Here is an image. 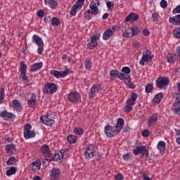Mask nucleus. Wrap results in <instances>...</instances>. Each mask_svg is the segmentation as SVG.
Listing matches in <instances>:
<instances>
[{
  "label": "nucleus",
  "instance_id": "nucleus-58",
  "mask_svg": "<svg viewBox=\"0 0 180 180\" xmlns=\"http://www.w3.org/2000/svg\"><path fill=\"white\" fill-rule=\"evenodd\" d=\"M50 160L49 159H44L43 160V162H42V165L43 167H49V165L50 164Z\"/></svg>",
  "mask_w": 180,
  "mask_h": 180
},
{
  "label": "nucleus",
  "instance_id": "nucleus-51",
  "mask_svg": "<svg viewBox=\"0 0 180 180\" xmlns=\"http://www.w3.org/2000/svg\"><path fill=\"white\" fill-rule=\"evenodd\" d=\"M122 72H123L124 74H130V72H131V70L130 69V68L127 67V66H124L122 68L121 70Z\"/></svg>",
  "mask_w": 180,
  "mask_h": 180
},
{
  "label": "nucleus",
  "instance_id": "nucleus-20",
  "mask_svg": "<svg viewBox=\"0 0 180 180\" xmlns=\"http://www.w3.org/2000/svg\"><path fill=\"white\" fill-rule=\"evenodd\" d=\"M27 105L30 108H34V106L37 105V97L34 93L31 94V97L27 101Z\"/></svg>",
  "mask_w": 180,
  "mask_h": 180
},
{
  "label": "nucleus",
  "instance_id": "nucleus-21",
  "mask_svg": "<svg viewBox=\"0 0 180 180\" xmlns=\"http://www.w3.org/2000/svg\"><path fill=\"white\" fill-rule=\"evenodd\" d=\"M139 18H140L139 15L134 13H131L129 15L126 17L125 22L133 23V22H136V20H139Z\"/></svg>",
  "mask_w": 180,
  "mask_h": 180
},
{
  "label": "nucleus",
  "instance_id": "nucleus-7",
  "mask_svg": "<svg viewBox=\"0 0 180 180\" xmlns=\"http://www.w3.org/2000/svg\"><path fill=\"white\" fill-rule=\"evenodd\" d=\"M153 56H151V51L146 50L145 53H143L142 58L141 60L139 61L140 65H146V64H148L150 61L153 60Z\"/></svg>",
  "mask_w": 180,
  "mask_h": 180
},
{
  "label": "nucleus",
  "instance_id": "nucleus-26",
  "mask_svg": "<svg viewBox=\"0 0 180 180\" xmlns=\"http://www.w3.org/2000/svg\"><path fill=\"white\" fill-rule=\"evenodd\" d=\"M45 5H47L51 9H57L58 6V3L55 0H45Z\"/></svg>",
  "mask_w": 180,
  "mask_h": 180
},
{
  "label": "nucleus",
  "instance_id": "nucleus-49",
  "mask_svg": "<svg viewBox=\"0 0 180 180\" xmlns=\"http://www.w3.org/2000/svg\"><path fill=\"white\" fill-rule=\"evenodd\" d=\"M131 157L132 155L131 154H130V153H127L122 155L124 161H129L130 160H131Z\"/></svg>",
  "mask_w": 180,
  "mask_h": 180
},
{
  "label": "nucleus",
  "instance_id": "nucleus-60",
  "mask_svg": "<svg viewBox=\"0 0 180 180\" xmlns=\"http://www.w3.org/2000/svg\"><path fill=\"white\" fill-rule=\"evenodd\" d=\"M142 136L143 137H148V136H150V131L148 129H144L142 131Z\"/></svg>",
  "mask_w": 180,
  "mask_h": 180
},
{
  "label": "nucleus",
  "instance_id": "nucleus-14",
  "mask_svg": "<svg viewBox=\"0 0 180 180\" xmlns=\"http://www.w3.org/2000/svg\"><path fill=\"white\" fill-rule=\"evenodd\" d=\"M133 153L134 155H139V154H141L143 157H144V155L148 157V150H147V147L144 146L136 147V148L134 150Z\"/></svg>",
  "mask_w": 180,
  "mask_h": 180
},
{
  "label": "nucleus",
  "instance_id": "nucleus-37",
  "mask_svg": "<svg viewBox=\"0 0 180 180\" xmlns=\"http://www.w3.org/2000/svg\"><path fill=\"white\" fill-rule=\"evenodd\" d=\"M12 150H13L14 151H16V146L13 144H8L6 146V153H11V151H12Z\"/></svg>",
  "mask_w": 180,
  "mask_h": 180
},
{
  "label": "nucleus",
  "instance_id": "nucleus-8",
  "mask_svg": "<svg viewBox=\"0 0 180 180\" xmlns=\"http://www.w3.org/2000/svg\"><path fill=\"white\" fill-rule=\"evenodd\" d=\"M53 117L51 116V115L48 114L47 115H41L40 117V122L42 123V124H46V126H49L51 127L54 123H56V121H54Z\"/></svg>",
  "mask_w": 180,
  "mask_h": 180
},
{
  "label": "nucleus",
  "instance_id": "nucleus-19",
  "mask_svg": "<svg viewBox=\"0 0 180 180\" xmlns=\"http://www.w3.org/2000/svg\"><path fill=\"white\" fill-rule=\"evenodd\" d=\"M30 168L34 172H37V171H40V168H41V160L38 159L36 161H34L31 164Z\"/></svg>",
  "mask_w": 180,
  "mask_h": 180
},
{
  "label": "nucleus",
  "instance_id": "nucleus-46",
  "mask_svg": "<svg viewBox=\"0 0 180 180\" xmlns=\"http://www.w3.org/2000/svg\"><path fill=\"white\" fill-rule=\"evenodd\" d=\"M77 7H76L75 5L72 6L71 11H70V15H71V16H75V15H77V11H78Z\"/></svg>",
  "mask_w": 180,
  "mask_h": 180
},
{
  "label": "nucleus",
  "instance_id": "nucleus-24",
  "mask_svg": "<svg viewBox=\"0 0 180 180\" xmlns=\"http://www.w3.org/2000/svg\"><path fill=\"white\" fill-rule=\"evenodd\" d=\"M43 67V62H39L34 63L32 65L30 66V72H35V71H39V70H41Z\"/></svg>",
  "mask_w": 180,
  "mask_h": 180
},
{
  "label": "nucleus",
  "instance_id": "nucleus-23",
  "mask_svg": "<svg viewBox=\"0 0 180 180\" xmlns=\"http://www.w3.org/2000/svg\"><path fill=\"white\" fill-rule=\"evenodd\" d=\"M173 96L175 98V101L172 105V110L176 109L180 105V94L179 93H174Z\"/></svg>",
  "mask_w": 180,
  "mask_h": 180
},
{
  "label": "nucleus",
  "instance_id": "nucleus-41",
  "mask_svg": "<svg viewBox=\"0 0 180 180\" xmlns=\"http://www.w3.org/2000/svg\"><path fill=\"white\" fill-rule=\"evenodd\" d=\"M153 89H154V86H153V84H148L146 86L145 91H146V94H151V92H153Z\"/></svg>",
  "mask_w": 180,
  "mask_h": 180
},
{
  "label": "nucleus",
  "instance_id": "nucleus-54",
  "mask_svg": "<svg viewBox=\"0 0 180 180\" xmlns=\"http://www.w3.org/2000/svg\"><path fill=\"white\" fill-rule=\"evenodd\" d=\"M108 9L112 11L115 6V4L112 1H107L106 2Z\"/></svg>",
  "mask_w": 180,
  "mask_h": 180
},
{
  "label": "nucleus",
  "instance_id": "nucleus-53",
  "mask_svg": "<svg viewBox=\"0 0 180 180\" xmlns=\"http://www.w3.org/2000/svg\"><path fill=\"white\" fill-rule=\"evenodd\" d=\"M119 74V71L112 70L110 71V77H112V78H117V75Z\"/></svg>",
  "mask_w": 180,
  "mask_h": 180
},
{
  "label": "nucleus",
  "instance_id": "nucleus-1",
  "mask_svg": "<svg viewBox=\"0 0 180 180\" xmlns=\"http://www.w3.org/2000/svg\"><path fill=\"white\" fill-rule=\"evenodd\" d=\"M57 89L58 87L55 83L47 82L43 89V93L44 95H53V94L57 92Z\"/></svg>",
  "mask_w": 180,
  "mask_h": 180
},
{
  "label": "nucleus",
  "instance_id": "nucleus-18",
  "mask_svg": "<svg viewBox=\"0 0 180 180\" xmlns=\"http://www.w3.org/2000/svg\"><path fill=\"white\" fill-rule=\"evenodd\" d=\"M88 49L93 50L95 47H98V39L96 36L92 35L90 37V42L87 44Z\"/></svg>",
  "mask_w": 180,
  "mask_h": 180
},
{
  "label": "nucleus",
  "instance_id": "nucleus-33",
  "mask_svg": "<svg viewBox=\"0 0 180 180\" xmlns=\"http://www.w3.org/2000/svg\"><path fill=\"white\" fill-rule=\"evenodd\" d=\"M27 65H26L25 61L20 62V74H25V72H27Z\"/></svg>",
  "mask_w": 180,
  "mask_h": 180
},
{
  "label": "nucleus",
  "instance_id": "nucleus-62",
  "mask_svg": "<svg viewBox=\"0 0 180 180\" xmlns=\"http://www.w3.org/2000/svg\"><path fill=\"white\" fill-rule=\"evenodd\" d=\"M37 16H39V18H43V16H44V11L43 10H39L37 11Z\"/></svg>",
  "mask_w": 180,
  "mask_h": 180
},
{
  "label": "nucleus",
  "instance_id": "nucleus-40",
  "mask_svg": "<svg viewBox=\"0 0 180 180\" xmlns=\"http://www.w3.org/2000/svg\"><path fill=\"white\" fill-rule=\"evenodd\" d=\"M117 78H119V79H127L129 78L130 79V75H124L122 72H118V75L117 76Z\"/></svg>",
  "mask_w": 180,
  "mask_h": 180
},
{
  "label": "nucleus",
  "instance_id": "nucleus-61",
  "mask_svg": "<svg viewBox=\"0 0 180 180\" xmlns=\"http://www.w3.org/2000/svg\"><path fill=\"white\" fill-rule=\"evenodd\" d=\"M130 99H131V101L136 102V101H137V94H136V93H132V94H131Z\"/></svg>",
  "mask_w": 180,
  "mask_h": 180
},
{
  "label": "nucleus",
  "instance_id": "nucleus-52",
  "mask_svg": "<svg viewBox=\"0 0 180 180\" xmlns=\"http://www.w3.org/2000/svg\"><path fill=\"white\" fill-rule=\"evenodd\" d=\"M124 110L125 113H129V112H131V110H133V106L127 104L126 106L124 108Z\"/></svg>",
  "mask_w": 180,
  "mask_h": 180
},
{
  "label": "nucleus",
  "instance_id": "nucleus-2",
  "mask_svg": "<svg viewBox=\"0 0 180 180\" xmlns=\"http://www.w3.org/2000/svg\"><path fill=\"white\" fill-rule=\"evenodd\" d=\"M32 43L38 46V54H43V51H44V43L43 42V39H41L39 35L34 34L32 36Z\"/></svg>",
  "mask_w": 180,
  "mask_h": 180
},
{
  "label": "nucleus",
  "instance_id": "nucleus-17",
  "mask_svg": "<svg viewBox=\"0 0 180 180\" xmlns=\"http://www.w3.org/2000/svg\"><path fill=\"white\" fill-rule=\"evenodd\" d=\"M0 117H3L5 120H9V119H16V115L4 110L0 112Z\"/></svg>",
  "mask_w": 180,
  "mask_h": 180
},
{
  "label": "nucleus",
  "instance_id": "nucleus-34",
  "mask_svg": "<svg viewBox=\"0 0 180 180\" xmlns=\"http://www.w3.org/2000/svg\"><path fill=\"white\" fill-rule=\"evenodd\" d=\"M131 36L134 37V36H137V34H140V32L141 31L140 30V28H139L136 26H132V27H131Z\"/></svg>",
  "mask_w": 180,
  "mask_h": 180
},
{
  "label": "nucleus",
  "instance_id": "nucleus-45",
  "mask_svg": "<svg viewBox=\"0 0 180 180\" xmlns=\"http://www.w3.org/2000/svg\"><path fill=\"white\" fill-rule=\"evenodd\" d=\"M15 162H16V158H15V157H11L6 161L7 165H13V164H15Z\"/></svg>",
  "mask_w": 180,
  "mask_h": 180
},
{
  "label": "nucleus",
  "instance_id": "nucleus-36",
  "mask_svg": "<svg viewBox=\"0 0 180 180\" xmlns=\"http://www.w3.org/2000/svg\"><path fill=\"white\" fill-rule=\"evenodd\" d=\"M16 174V167H11L7 171H6V175L7 176H11L12 175H15Z\"/></svg>",
  "mask_w": 180,
  "mask_h": 180
},
{
  "label": "nucleus",
  "instance_id": "nucleus-30",
  "mask_svg": "<svg viewBox=\"0 0 180 180\" xmlns=\"http://www.w3.org/2000/svg\"><path fill=\"white\" fill-rule=\"evenodd\" d=\"M124 126V120L123 118H118L116 125L115 127L119 131H122V129Z\"/></svg>",
  "mask_w": 180,
  "mask_h": 180
},
{
  "label": "nucleus",
  "instance_id": "nucleus-25",
  "mask_svg": "<svg viewBox=\"0 0 180 180\" xmlns=\"http://www.w3.org/2000/svg\"><path fill=\"white\" fill-rule=\"evenodd\" d=\"M158 114L154 113L148 118V126L150 127L151 124H154L157 122Z\"/></svg>",
  "mask_w": 180,
  "mask_h": 180
},
{
  "label": "nucleus",
  "instance_id": "nucleus-11",
  "mask_svg": "<svg viewBox=\"0 0 180 180\" xmlns=\"http://www.w3.org/2000/svg\"><path fill=\"white\" fill-rule=\"evenodd\" d=\"M116 32V26L113 25L112 26V27L107 29L103 34V40H109V39H110V37H112V36H113V34H115V33Z\"/></svg>",
  "mask_w": 180,
  "mask_h": 180
},
{
  "label": "nucleus",
  "instance_id": "nucleus-55",
  "mask_svg": "<svg viewBox=\"0 0 180 180\" xmlns=\"http://www.w3.org/2000/svg\"><path fill=\"white\" fill-rule=\"evenodd\" d=\"M160 6L161 8H162L163 9H165L167 8V6H168V3L167 2V1L165 0H162L160 1Z\"/></svg>",
  "mask_w": 180,
  "mask_h": 180
},
{
  "label": "nucleus",
  "instance_id": "nucleus-48",
  "mask_svg": "<svg viewBox=\"0 0 180 180\" xmlns=\"http://www.w3.org/2000/svg\"><path fill=\"white\" fill-rule=\"evenodd\" d=\"M176 141L177 143V144H179L180 146V128L179 129H176Z\"/></svg>",
  "mask_w": 180,
  "mask_h": 180
},
{
  "label": "nucleus",
  "instance_id": "nucleus-31",
  "mask_svg": "<svg viewBox=\"0 0 180 180\" xmlns=\"http://www.w3.org/2000/svg\"><path fill=\"white\" fill-rule=\"evenodd\" d=\"M90 9H91V14L96 15L99 13V8L97 6H95L94 3L90 4Z\"/></svg>",
  "mask_w": 180,
  "mask_h": 180
},
{
  "label": "nucleus",
  "instance_id": "nucleus-29",
  "mask_svg": "<svg viewBox=\"0 0 180 180\" xmlns=\"http://www.w3.org/2000/svg\"><path fill=\"white\" fill-rule=\"evenodd\" d=\"M166 60H167V63L172 64V63H175V61H176V60H178V56H176L175 54L169 53L167 56Z\"/></svg>",
  "mask_w": 180,
  "mask_h": 180
},
{
  "label": "nucleus",
  "instance_id": "nucleus-22",
  "mask_svg": "<svg viewBox=\"0 0 180 180\" xmlns=\"http://www.w3.org/2000/svg\"><path fill=\"white\" fill-rule=\"evenodd\" d=\"M11 108H13L14 110H16L17 112H22V109H23L20 102L16 99L11 101Z\"/></svg>",
  "mask_w": 180,
  "mask_h": 180
},
{
  "label": "nucleus",
  "instance_id": "nucleus-15",
  "mask_svg": "<svg viewBox=\"0 0 180 180\" xmlns=\"http://www.w3.org/2000/svg\"><path fill=\"white\" fill-rule=\"evenodd\" d=\"M40 151L46 158H50L51 157V150H50V146H49L46 144L42 145L40 148Z\"/></svg>",
  "mask_w": 180,
  "mask_h": 180
},
{
  "label": "nucleus",
  "instance_id": "nucleus-59",
  "mask_svg": "<svg viewBox=\"0 0 180 180\" xmlns=\"http://www.w3.org/2000/svg\"><path fill=\"white\" fill-rule=\"evenodd\" d=\"M4 98H5V91H4V89H1L0 90V101H4Z\"/></svg>",
  "mask_w": 180,
  "mask_h": 180
},
{
  "label": "nucleus",
  "instance_id": "nucleus-4",
  "mask_svg": "<svg viewBox=\"0 0 180 180\" xmlns=\"http://www.w3.org/2000/svg\"><path fill=\"white\" fill-rule=\"evenodd\" d=\"M104 130L107 137H115L116 134L120 133L119 129H117L115 126H112L110 124L105 125Z\"/></svg>",
  "mask_w": 180,
  "mask_h": 180
},
{
  "label": "nucleus",
  "instance_id": "nucleus-12",
  "mask_svg": "<svg viewBox=\"0 0 180 180\" xmlns=\"http://www.w3.org/2000/svg\"><path fill=\"white\" fill-rule=\"evenodd\" d=\"M95 154H96V150L92 145H89L86 148L85 157L87 160H91L92 157H95Z\"/></svg>",
  "mask_w": 180,
  "mask_h": 180
},
{
  "label": "nucleus",
  "instance_id": "nucleus-5",
  "mask_svg": "<svg viewBox=\"0 0 180 180\" xmlns=\"http://www.w3.org/2000/svg\"><path fill=\"white\" fill-rule=\"evenodd\" d=\"M169 84V79L167 77H158L156 80V86L159 89H167V86Z\"/></svg>",
  "mask_w": 180,
  "mask_h": 180
},
{
  "label": "nucleus",
  "instance_id": "nucleus-64",
  "mask_svg": "<svg viewBox=\"0 0 180 180\" xmlns=\"http://www.w3.org/2000/svg\"><path fill=\"white\" fill-rule=\"evenodd\" d=\"M135 103L136 101H133V100H131V98H129L126 102L127 105H130L131 106H133Z\"/></svg>",
  "mask_w": 180,
  "mask_h": 180
},
{
  "label": "nucleus",
  "instance_id": "nucleus-43",
  "mask_svg": "<svg viewBox=\"0 0 180 180\" xmlns=\"http://www.w3.org/2000/svg\"><path fill=\"white\" fill-rule=\"evenodd\" d=\"M127 86L129 88H130L131 89H134V88H136V84L133 82H131V77H130L129 76V79H127Z\"/></svg>",
  "mask_w": 180,
  "mask_h": 180
},
{
  "label": "nucleus",
  "instance_id": "nucleus-50",
  "mask_svg": "<svg viewBox=\"0 0 180 180\" xmlns=\"http://www.w3.org/2000/svg\"><path fill=\"white\" fill-rule=\"evenodd\" d=\"M173 34L176 39H180V28H176L173 30Z\"/></svg>",
  "mask_w": 180,
  "mask_h": 180
},
{
  "label": "nucleus",
  "instance_id": "nucleus-57",
  "mask_svg": "<svg viewBox=\"0 0 180 180\" xmlns=\"http://www.w3.org/2000/svg\"><path fill=\"white\" fill-rule=\"evenodd\" d=\"M172 13L174 15H176V13H180V4L179 6H176V7L173 9Z\"/></svg>",
  "mask_w": 180,
  "mask_h": 180
},
{
  "label": "nucleus",
  "instance_id": "nucleus-32",
  "mask_svg": "<svg viewBox=\"0 0 180 180\" xmlns=\"http://www.w3.org/2000/svg\"><path fill=\"white\" fill-rule=\"evenodd\" d=\"M158 150H159L160 153H163V151H165L166 148V143L163 141H160L158 142L157 146Z\"/></svg>",
  "mask_w": 180,
  "mask_h": 180
},
{
  "label": "nucleus",
  "instance_id": "nucleus-28",
  "mask_svg": "<svg viewBox=\"0 0 180 180\" xmlns=\"http://www.w3.org/2000/svg\"><path fill=\"white\" fill-rule=\"evenodd\" d=\"M162 98H164V94L162 92L158 94L153 99V104L158 105L162 101Z\"/></svg>",
  "mask_w": 180,
  "mask_h": 180
},
{
  "label": "nucleus",
  "instance_id": "nucleus-56",
  "mask_svg": "<svg viewBox=\"0 0 180 180\" xmlns=\"http://www.w3.org/2000/svg\"><path fill=\"white\" fill-rule=\"evenodd\" d=\"M115 180H123V179H124V176H123V174L119 173L115 176Z\"/></svg>",
  "mask_w": 180,
  "mask_h": 180
},
{
  "label": "nucleus",
  "instance_id": "nucleus-27",
  "mask_svg": "<svg viewBox=\"0 0 180 180\" xmlns=\"http://www.w3.org/2000/svg\"><path fill=\"white\" fill-rule=\"evenodd\" d=\"M169 23H172L176 26H179L180 25V14L174 15L169 19Z\"/></svg>",
  "mask_w": 180,
  "mask_h": 180
},
{
  "label": "nucleus",
  "instance_id": "nucleus-3",
  "mask_svg": "<svg viewBox=\"0 0 180 180\" xmlns=\"http://www.w3.org/2000/svg\"><path fill=\"white\" fill-rule=\"evenodd\" d=\"M72 72H74L72 70L67 68L64 71L61 72L58 70H51L50 74L56 78H65V77H67L69 74H72Z\"/></svg>",
  "mask_w": 180,
  "mask_h": 180
},
{
  "label": "nucleus",
  "instance_id": "nucleus-9",
  "mask_svg": "<svg viewBox=\"0 0 180 180\" xmlns=\"http://www.w3.org/2000/svg\"><path fill=\"white\" fill-rule=\"evenodd\" d=\"M51 180H60V175H61V170L58 167H53L49 171Z\"/></svg>",
  "mask_w": 180,
  "mask_h": 180
},
{
  "label": "nucleus",
  "instance_id": "nucleus-42",
  "mask_svg": "<svg viewBox=\"0 0 180 180\" xmlns=\"http://www.w3.org/2000/svg\"><path fill=\"white\" fill-rule=\"evenodd\" d=\"M74 134L81 136V134H84V129L81 127H76L74 129Z\"/></svg>",
  "mask_w": 180,
  "mask_h": 180
},
{
  "label": "nucleus",
  "instance_id": "nucleus-16",
  "mask_svg": "<svg viewBox=\"0 0 180 180\" xmlns=\"http://www.w3.org/2000/svg\"><path fill=\"white\" fill-rule=\"evenodd\" d=\"M81 98V95L78 92H71L68 94V101L69 102H72V103H75V102H78L79 98Z\"/></svg>",
  "mask_w": 180,
  "mask_h": 180
},
{
  "label": "nucleus",
  "instance_id": "nucleus-6",
  "mask_svg": "<svg viewBox=\"0 0 180 180\" xmlns=\"http://www.w3.org/2000/svg\"><path fill=\"white\" fill-rule=\"evenodd\" d=\"M36 136L34 131H32V124H26L24 126V137L26 139H33Z\"/></svg>",
  "mask_w": 180,
  "mask_h": 180
},
{
  "label": "nucleus",
  "instance_id": "nucleus-44",
  "mask_svg": "<svg viewBox=\"0 0 180 180\" xmlns=\"http://www.w3.org/2000/svg\"><path fill=\"white\" fill-rule=\"evenodd\" d=\"M51 24L55 27L58 26V25H60V19H58L57 17H53L51 20Z\"/></svg>",
  "mask_w": 180,
  "mask_h": 180
},
{
  "label": "nucleus",
  "instance_id": "nucleus-39",
  "mask_svg": "<svg viewBox=\"0 0 180 180\" xmlns=\"http://www.w3.org/2000/svg\"><path fill=\"white\" fill-rule=\"evenodd\" d=\"M84 2L85 0H77L74 6L79 10H81V8L84 6Z\"/></svg>",
  "mask_w": 180,
  "mask_h": 180
},
{
  "label": "nucleus",
  "instance_id": "nucleus-63",
  "mask_svg": "<svg viewBox=\"0 0 180 180\" xmlns=\"http://www.w3.org/2000/svg\"><path fill=\"white\" fill-rule=\"evenodd\" d=\"M172 111L174 112V113H176V115H180V105L172 110Z\"/></svg>",
  "mask_w": 180,
  "mask_h": 180
},
{
  "label": "nucleus",
  "instance_id": "nucleus-38",
  "mask_svg": "<svg viewBox=\"0 0 180 180\" xmlns=\"http://www.w3.org/2000/svg\"><path fill=\"white\" fill-rule=\"evenodd\" d=\"M85 68L86 70H91L92 68V60L89 58H87L85 60Z\"/></svg>",
  "mask_w": 180,
  "mask_h": 180
},
{
  "label": "nucleus",
  "instance_id": "nucleus-13",
  "mask_svg": "<svg viewBox=\"0 0 180 180\" xmlns=\"http://www.w3.org/2000/svg\"><path fill=\"white\" fill-rule=\"evenodd\" d=\"M65 153V150H61L60 153L56 152L50 159L49 162H51V161H54L56 162H63V160H64Z\"/></svg>",
  "mask_w": 180,
  "mask_h": 180
},
{
  "label": "nucleus",
  "instance_id": "nucleus-35",
  "mask_svg": "<svg viewBox=\"0 0 180 180\" xmlns=\"http://www.w3.org/2000/svg\"><path fill=\"white\" fill-rule=\"evenodd\" d=\"M67 141L70 144H74L77 143V136L75 135H69L67 137Z\"/></svg>",
  "mask_w": 180,
  "mask_h": 180
},
{
  "label": "nucleus",
  "instance_id": "nucleus-10",
  "mask_svg": "<svg viewBox=\"0 0 180 180\" xmlns=\"http://www.w3.org/2000/svg\"><path fill=\"white\" fill-rule=\"evenodd\" d=\"M102 91V84H94L92 86L90 91L89 92V99H92L95 96Z\"/></svg>",
  "mask_w": 180,
  "mask_h": 180
},
{
  "label": "nucleus",
  "instance_id": "nucleus-47",
  "mask_svg": "<svg viewBox=\"0 0 180 180\" xmlns=\"http://www.w3.org/2000/svg\"><path fill=\"white\" fill-rule=\"evenodd\" d=\"M152 18L155 23H158V19H160V14H158V13H153L152 14Z\"/></svg>",
  "mask_w": 180,
  "mask_h": 180
}]
</instances>
